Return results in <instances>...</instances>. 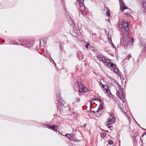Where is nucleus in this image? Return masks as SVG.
<instances>
[{"label":"nucleus","mask_w":146,"mask_h":146,"mask_svg":"<svg viewBox=\"0 0 146 146\" xmlns=\"http://www.w3.org/2000/svg\"><path fill=\"white\" fill-rule=\"evenodd\" d=\"M122 36L120 38V46L123 48H125L130 43H133L134 40L133 38L129 37L128 35L123 33Z\"/></svg>","instance_id":"1"},{"label":"nucleus","mask_w":146,"mask_h":146,"mask_svg":"<svg viewBox=\"0 0 146 146\" xmlns=\"http://www.w3.org/2000/svg\"><path fill=\"white\" fill-rule=\"evenodd\" d=\"M10 44L20 45L23 46L27 48L33 46L35 44V41L33 40H25L22 41L21 43H18L16 42L13 41Z\"/></svg>","instance_id":"2"},{"label":"nucleus","mask_w":146,"mask_h":146,"mask_svg":"<svg viewBox=\"0 0 146 146\" xmlns=\"http://www.w3.org/2000/svg\"><path fill=\"white\" fill-rule=\"evenodd\" d=\"M56 97L57 100V103H56L57 110L58 111L59 110V112L60 113L62 110V109L65 108V106L60 100H62L60 97V93L59 92L58 93H57L56 92Z\"/></svg>","instance_id":"3"},{"label":"nucleus","mask_w":146,"mask_h":146,"mask_svg":"<svg viewBox=\"0 0 146 146\" xmlns=\"http://www.w3.org/2000/svg\"><path fill=\"white\" fill-rule=\"evenodd\" d=\"M129 24L128 22H125L124 21L121 22V25H119V27L121 26L124 32H123V33H125L127 35H129V32L128 31L129 30Z\"/></svg>","instance_id":"4"},{"label":"nucleus","mask_w":146,"mask_h":146,"mask_svg":"<svg viewBox=\"0 0 146 146\" xmlns=\"http://www.w3.org/2000/svg\"><path fill=\"white\" fill-rule=\"evenodd\" d=\"M97 58L102 62L105 64L106 66H109V64L110 59L106 58L102 54H99Z\"/></svg>","instance_id":"5"},{"label":"nucleus","mask_w":146,"mask_h":146,"mask_svg":"<svg viewBox=\"0 0 146 146\" xmlns=\"http://www.w3.org/2000/svg\"><path fill=\"white\" fill-rule=\"evenodd\" d=\"M97 58L102 62L105 64L106 66H109V64L110 59L106 58L102 54H99Z\"/></svg>","instance_id":"6"},{"label":"nucleus","mask_w":146,"mask_h":146,"mask_svg":"<svg viewBox=\"0 0 146 146\" xmlns=\"http://www.w3.org/2000/svg\"><path fill=\"white\" fill-rule=\"evenodd\" d=\"M118 88L121 91V95L120 93H119V91H117V92L116 94L117 96L122 101V102L123 103H124V100L123 99L122 97L124 98V93L123 92V90L122 88H121V86L120 85L118 86Z\"/></svg>","instance_id":"7"},{"label":"nucleus","mask_w":146,"mask_h":146,"mask_svg":"<svg viewBox=\"0 0 146 146\" xmlns=\"http://www.w3.org/2000/svg\"><path fill=\"white\" fill-rule=\"evenodd\" d=\"M43 125L45 126V127L49 129H51L55 132H56L57 131V126L55 125L51 124L50 125L44 124Z\"/></svg>","instance_id":"8"},{"label":"nucleus","mask_w":146,"mask_h":146,"mask_svg":"<svg viewBox=\"0 0 146 146\" xmlns=\"http://www.w3.org/2000/svg\"><path fill=\"white\" fill-rule=\"evenodd\" d=\"M120 9L121 12H123L124 10L128 9V7L125 5V3L123 0H119Z\"/></svg>","instance_id":"9"},{"label":"nucleus","mask_w":146,"mask_h":146,"mask_svg":"<svg viewBox=\"0 0 146 146\" xmlns=\"http://www.w3.org/2000/svg\"><path fill=\"white\" fill-rule=\"evenodd\" d=\"M83 6H80V10L81 13L83 15H87L88 12V9L86 8L84 5H83Z\"/></svg>","instance_id":"10"},{"label":"nucleus","mask_w":146,"mask_h":146,"mask_svg":"<svg viewBox=\"0 0 146 146\" xmlns=\"http://www.w3.org/2000/svg\"><path fill=\"white\" fill-rule=\"evenodd\" d=\"M141 47H142V51L144 52L146 50V41L145 40H141L140 41V44Z\"/></svg>","instance_id":"11"},{"label":"nucleus","mask_w":146,"mask_h":146,"mask_svg":"<svg viewBox=\"0 0 146 146\" xmlns=\"http://www.w3.org/2000/svg\"><path fill=\"white\" fill-rule=\"evenodd\" d=\"M81 87L82 88L81 89L80 88L78 90L79 92L80 93H84L88 92V89L85 86H84V85Z\"/></svg>","instance_id":"12"},{"label":"nucleus","mask_w":146,"mask_h":146,"mask_svg":"<svg viewBox=\"0 0 146 146\" xmlns=\"http://www.w3.org/2000/svg\"><path fill=\"white\" fill-rule=\"evenodd\" d=\"M107 120L108 124H107V126H108V125L113 123L115 122L116 119L115 118H112L109 117L107 119Z\"/></svg>","instance_id":"13"},{"label":"nucleus","mask_w":146,"mask_h":146,"mask_svg":"<svg viewBox=\"0 0 146 146\" xmlns=\"http://www.w3.org/2000/svg\"><path fill=\"white\" fill-rule=\"evenodd\" d=\"M111 70L113 71V72L115 73L117 75H120L121 74L119 69L117 68L116 67L112 68Z\"/></svg>","instance_id":"14"},{"label":"nucleus","mask_w":146,"mask_h":146,"mask_svg":"<svg viewBox=\"0 0 146 146\" xmlns=\"http://www.w3.org/2000/svg\"><path fill=\"white\" fill-rule=\"evenodd\" d=\"M68 21L69 23V24L71 26H75V23H74V20L71 18H69Z\"/></svg>","instance_id":"15"},{"label":"nucleus","mask_w":146,"mask_h":146,"mask_svg":"<svg viewBox=\"0 0 146 146\" xmlns=\"http://www.w3.org/2000/svg\"><path fill=\"white\" fill-rule=\"evenodd\" d=\"M83 85L81 82L78 81H76L75 83V86H77L78 88L80 89L81 87L83 86Z\"/></svg>","instance_id":"16"},{"label":"nucleus","mask_w":146,"mask_h":146,"mask_svg":"<svg viewBox=\"0 0 146 146\" xmlns=\"http://www.w3.org/2000/svg\"><path fill=\"white\" fill-rule=\"evenodd\" d=\"M77 1L80 5V6H83V5H84V0H77Z\"/></svg>","instance_id":"17"},{"label":"nucleus","mask_w":146,"mask_h":146,"mask_svg":"<svg viewBox=\"0 0 146 146\" xmlns=\"http://www.w3.org/2000/svg\"><path fill=\"white\" fill-rule=\"evenodd\" d=\"M77 56L79 59L82 58L83 57L81 54V52L80 51H78L77 53Z\"/></svg>","instance_id":"18"},{"label":"nucleus","mask_w":146,"mask_h":146,"mask_svg":"<svg viewBox=\"0 0 146 146\" xmlns=\"http://www.w3.org/2000/svg\"><path fill=\"white\" fill-rule=\"evenodd\" d=\"M112 68H116L117 65L115 64H114L112 62H110L109 65Z\"/></svg>","instance_id":"19"},{"label":"nucleus","mask_w":146,"mask_h":146,"mask_svg":"<svg viewBox=\"0 0 146 146\" xmlns=\"http://www.w3.org/2000/svg\"><path fill=\"white\" fill-rule=\"evenodd\" d=\"M104 8L107 9V11L106 12L107 16L108 17H109L110 16V11L109 9L106 7H104Z\"/></svg>","instance_id":"20"},{"label":"nucleus","mask_w":146,"mask_h":146,"mask_svg":"<svg viewBox=\"0 0 146 146\" xmlns=\"http://www.w3.org/2000/svg\"><path fill=\"white\" fill-rule=\"evenodd\" d=\"M109 43L111 44V46L115 49H116V47L112 42L111 39H110V40L109 41Z\"/></svg>","instance_id":"21"},{"label":"nucleus","mask_w":146,"mask_h":146,"mask_svg":"<svg viewBox=\"0 0 146 146\" xmlns=\"http://www.w3.org/2000/svg\"><path fill=\"white\" fill-rule=\"evenodd\" d=\"M142 6L144 11L146 13V3H145V4L143 3Z\"/></svg>","instance_id":"22"},{"label":"nucleus","mask_w":146,"mask_h":146,"mask_svg":"<svg viewBox=\"0 0 146 146\" xmlns=\"http://www.w3.org/2000/svg\"><path fill=\"white\" fill-rule=\"evenodd\" d=\"M70 34L74 36H75L77 35V33L75 32V31H72V32L70 31Z\"/></svg>","instance_id":"23"},{"label":"nucleus","mask_w":146,"mask_h":146,"mask_svg":"<svg viewBox=\"0 0 146 146\" xmlns=\"http://www.w3.org/2000/svg\"><path fill=\"white\" fill-rule=\"evenodd\" d=\"M100 136L101 137L104 138L106 136V134L105 133H104L103 132H102L100 133Z\"/></svg>","instance_id":"24"},{"label":"nucleus","mask_w":146,"mask_h":146,"mask_svg":"<svg viewBox=\"0 0 146 146\" xmlns=\"http://www.w3.org/2000/svg\"><path fill=\"white\" fill-rule=\"evenodd\" d=\"M59 47L60 48V51L61 52H62L64 51V49L62 47V45L60 43Z\"/></svg>","instance_id":"25"},{"label":"nucleus","mask_w":146,"mask_h":146,"mask_svg":"<svg viewBox=\"0 0 146 146\" xmlns=\"http://www.w3.org/2000/svg\"><path fill=\"white\" fill-rule=\"evenodd\" d=\"M65 136L66 137L70 140H71V136L69 134H66L65 135Z\"/></svg>","instance_id":"26"},{"label":"nucleus","mask_w":146,"mask_h":146,"mask_svg":"<svg viewBox=\"0 0 146 146\" xmlns=\"http://www.w3.org/2000/svg\"><path fill=\"white\" fill-rule=\"evenodd\" d=\"M108 88L106 89H105L106 91V92L108 93V94H111V93L110 92V90L109 89V88L108 87V88Z\"/></svg>","instance_id":"27"},{"label":"nucleus","mask_w":146,"mask_h":146,"mask_svg":"<svg viewBox=\"0 0 146 146\" xmlns=\"http://www.w3.org/2000/svg\"><path fill=\"white\" fill-rule=\"evenodd\" d=\"M119 109L123 113H125V112H124V110L122 108L121 106H119Z\"/></svg>","instance_id":"28"},{"label":"nucleus","mask_w":146,"mask_h":146,"mask_svg":"<svg viewBox=\"0 0 146 146\" xmlns=\"http://www.w3.org/2000/svg\"><path fill=\"white\" fill-rule=\"evenodd\" d=\"M108 143L109 145H111L113 144V142L112 140L110 139L108 141Z\"/></svg>","instance_id":"29"},{"label":"nucleus","mask_w":146,"mask_h":146,"mask_svg":"<svg viewBox=\"0 0 146 146\" xmlns=\"http://www.w3.org/2000/svg\"><path fill=\"white\" fill-rule=\"evenodd\" d=\"M100 85L101 86L102 85V87L103 88H104L105 87H106L107 88H108V86L107 85H104L101 82H100Z\"/></svg>","instance_id":"30"},{"label":"nucleus","mask_w":146,"mask_h":146,"mask_svg":"<svg viewBox=\"0 0 146 146\" xmlns=\"http://www.w3.org/2000/svg\"><path fill=\"white\" fill-rule=\"evenodd\" d=\"M104 105L103 104H101L98 107V108H99L101 110H102L103 108Z\"/></svg>","instance_id":"31"},{"label":"nucleus","mask_w":146,"mask_h":146,"mask_svg":"<svg viewBox=\"0 0 146 146\" xmlns=\"http://www.w3.org/2000/svg\"><path fill=\"white\" fill-rule=\"evenodd\" d=\"M108 40H110V39H111V35L109 34V33H108Z\"/></svg>","instance_id":"32"},{"label":"nucleus","mask_w":146,"mask_h":146,"mask_svg":"<svg viewBox=\"0 0 146 146\" xmlns=\"http://www.w3.org/2000/svg\"><path fill=\"white\" fill-rule=\"evenodd\" d=\"M124 14L125 15H126V16L128 17H131L133 18L131 15L130 14L126 13H124Z\"/></svg>","instance_id":"33"},{"label":"nucleus","mask_w":146,"mask_h":146,"mask_svg":"<svg viewBox=\"0 0 146 146\" xmlns=\"http://www.w3.org/2000/svg\"><path fill=\"white\" fill-rule=\"evenodd\" d=\"M110 115V117H111V118H115V115H114V114L113 113H111Z\"/></svg>","instance_id":"34"},{"label":"nucleus","mask_w":146,"mask_h":146,"mask_svg":"<svg viewBox=\"0 0 146 146\" xmlns=\"http://www.w3.org/2000/svg\"><path fill=\"white\" fill-rule=\"evenodd\" d=\"M99 99V98L97 97L96 98H92L91 100H92V101H98Z\"/></svg>","instance_id":"35"},{"label":"nucleus","mask_w":146,"mask_h":146,"mask_svg":"<svg viewBox=\"0 0 146 146\" xmlns=\"http://www.w3.org/2000/svg\"><path fill=\"white\" fill-rule=\"evenodd\" d=\"M99 101V102L100 103H101V104H104V101L100 99L99 98L98 99V101Z\"/></svg>","instance_id":"36"},{"label":"nucleus","mask_w":146,"mask_h":146,"mask_svg":"<svg viewBox=\"0 0 146 146\" xmlns=\"http://www.w3.org/2000/svg\"><path fill=\"white\" fill-rule=\"evenodd\" d=\"M92 35L94 37L96 38V36L97 35L96 33H93L92 34Z\"/></svg>","instance_id":"37"},{"label":"nucleus","mask_w":146,"mask_h":146,"mask_svg":"<svg viewBox=\"0 0 146 146\" xmlns=\"http://www.w3.org/2000/svg\"><path fill=\"white\" fill-rule=\"evenodd\" d=\"M89 45V44L88 43H86V45L85 46V48H88V46Z\"/></svg>","instance_id":"38"},{"label":"nucleus","mask_w":146,"mask_h":146,"mask_svg":"<svg viewBox=\"0 0 146 146\" xmlns=\"http://www.w3.org/2000/svg\"><path fill=\"white\" fill-rule=\"evenodd\" d=\"M131 57V56L130 54H129L128 55L127 58L128 60H129V59Z\"/></svg>","instance_id":"39"},{"label":"nucleus","mask_w":146,"mask_h":146,"mask_svg":"<svg viewBox=\"0 0 146 146\" xmlns=\"http://www.w3.org/2000/svg\"><path fill=\"white\" fill-rule=\"evenodd\" d=\"M119 76L120 77V79L121 80H124V79H125L124 77H122V76H121V75H119Z\"/></svg>","instance_id":"40"},{"label":"nucleus","mask_w":146,"mask_h":146,"mask_svg":"<svg viewBox=\"0 0 146 146\" xmlns=\"http://www.w3.org/2000/svg\"><path fill=\"white\" fill-rule=\"evenodd\" d=\"M76 100L78 102H79L80 100V99L79 97H77L76 98Z\"/></svg>","instance_id":"41"},{"label":"nucleus","mask_w":146,"mask_h":146,"mask_svg":"<svg viewBox=\"0 0 146 146\" xmlns=\"http://www.w3.org/2000/svg\"><path fill=\"white\" fill-rule=\"evenodd\" d=\"M146 135V132H144L142 134V137H143L145 135Z\"/></svg>","instance_id":"42"},{"label":"nucleus","mask_w":146,"mask_h":146,"mask_svg":"<svg viewBox=\"0 0 146 146\" xmlns=\"http://www.w3.org/2000/svg\"><path fill=\"white\" fill-rule=\"evenodd\" d=\"M132 12V10H131L130 9L129 10V11L127 12V13H126L130 14Z\"/></svg>","instance_id":"43"},{"label":"nucleus","mask_w":146,"mask_h":146,"mask_svg":"<svg viewBox=\"0 0 146 146\" xmlns=\"http://www.w3.org/2000/svg\"><path fill=\"white\" fill-rule=\"evenodd\" d=\"M93 102V101H92V100H90L89 101V102H90V106H92V102Z\"/></svg>","instance_id":"44"},{"label":"nucleus","mask_w":146,"mask_h":146,"mask_svg":"<svg viewBox=\"0 0 146 146\" xmlns=\"http://www.w3.org/2000/svg\"><path fill=\"white\" fill-rule=\"evenodd\" d=\"M101 110L99 108H98V110L96 111V113L98 112Z\"/></svg>","instance_id":"45"},{"label":"nucleus","mask_w":146,"mask_h":146,"mask_svg":"<svg viewBox=\"0 0 146 146\" xmlns=\"http://www.w3.org/2000/svg\"><path fill=\"white\" fill-rule=\"evenodd\" d=\"M71 136V140H72V139L73 138V137L74 136V135L73 134H69Z\"/></svg>","instance_id":"46"},{"label":"nucleus","mask_w":146,"mask_h":146,"mask_svg":"<svg viewBox=\"0 0 146 146\" xmlns=\"http://www.w3.org/2000/svg\"><path fill=\"white\" fill-rule=\"evenodd\" d=\"M114 82H115V83L118 86L119 85V84L116 81H115Z\"/></svg>","instance_id":"47"},{"label":"nucleus","mask_w":146,"mask_h":146,"mask_svg":"<svg viewBox=\"0 0 146 146\" xmlns=\"http://www.w3.org/2000/svg\"><path fill=\"white\" fill-rule=\"evenodd\" d=\"M50 59H51V60H52V62H53V63H54V60H53V59H52L50 57Z\"/></svg>","instance_id":"48"},{"label":"nucleus","mask_w":146,"mask_h":146,"mask_svg":"<svg viewBox=\"0 0 146 146\" xmlns=\"http://www.w3.org/2000/svg\"><path fill=\"white\" fill-rule=\"evenodd\" d=\"M108 126V127L109 128H111V126L110 125H108V126Z\"/></svg>","instance_id":"49"},{"label":"nucleus","mask_w":146,"mask_h":146,"mask_svg":"<svg viewBox=\"0 0 146 146\" xmlns=\"http://www.w3.org/2000/svg\"><path fill=\"white\" fill-rule=\"evenodd\" d=\"M53 63L55 67H56V63L54 62Z\"/></svg>","instance_id":"50"},{"label":"nucleus","mask_w":146,"mask_h":146,"mask_svg":"<svg viewBox=\"0 0 146 146\" xmlns=\"http://www.w3.org/2000/svg\"><path fill=\"white\" fill-rule=\"evenodd\" d=\"M135 122L137 123V124L139 126V127H140V125H139V124L138 123H137L136 121V122Z\"/></svg>","instance_id":"51"},{"label":"nucleus","mask_w":146,"mask_h":146,"mask_svg":"<svg viewBox=\"0 0 146 146\" xmlns=\"http://www.w3.org/2000/svg\"><path fill=\"white\" fill-rule=\"evenodd\" d=\"M92 112L93 113H96V111H92Z\"/></svg>","instance_id":"52"},{"label":"nucleus","mask_w":146,"mask_h":146,"mask_svg":"<svg viewBox=\"0 0 146 146\" xmlns=\"http://www.w3.org/2000/svg\"><path fill=\"white\" fill-rule=\"evenodd\" d=\"M86 125H87V124H85L84 125V127H85L86 126Z\"/></svg>","instance_id":"53"},{"label":"nucleus","mask_w":146,"mask_h":146,"mask_svg":"<svg viewBox=\"0 0 146 146\" xmlns=\"http://www.w3.org/2000/svg\"><path fill=\"white\" fill-rule=\"evenodd\" d=\"M92 106H90V109H92Z\"/></svg>","instance_id":"54"},{"label":"nucleus","mask_w":146,"mask_h":146,"mask_svg":"<svg viewBox=\"0 0 146 146\" xmlns=\"http://www.w3.org/2000/svg\"><path fill=\"white\" fill-rule=\"evenodd\" d=\"M91 110L92 109H90V110H89V111L92 112V111Z\"/></svg>","instance_id":"55"},{"label":"nucleus","mask_w":146,"mask_h":146,"mask_svg":"<svg viewBox=\"0 0 146 146\" xmlns=\"http://www.w3.org/2000/svg\"><path fill=\"white\" fill-rule=\"evenodd\" d=\"M133 117V119H134V120L135 121V122H136V120H135L134 119V118L133 117Z\"/></svg>","instance_id":"56"},{"label":"nucleus","mask_w":146,"mask_h":146,"mask_svg":"<svg viewBox=\"0 0 146 146\" xmlns=\"http://www.w3.org/2000/svg\"><path fill=\"white\" fill-rule=\"evenodd\" d=\"M106 35H107L108 36V33H106Z\"/></svg>","instance_id":"57"},{"label":"nucleus","mask_w":146,"mask_h":146,"mask_svg":"<svg viewBox=\"0 0 146 146\" xmlns=\"http://www.w3.org/2000/svg\"><path fill=\"white\" fill-rule=\"evenodd\" d=\"M133 137L134 138H135V136H133Z\"/></svg>","instance_id":"58"},{"label":"nucleus","mask_w":146,"mask_h":146,"mask_svg":"<svg viewBox=\"0 0 146 146\" xmlns=\"http://www.w3.org/2000/svg\"><path fill=\"white\" fill-rule=\"evenodd\" d=\"M105 31H106V33L107 32V31H106V29H105Z\"/></svg>","instance_id":"59"},{"label":"nucleus","mask_w":146,"mask_h":146,"mask_svg":"<svg viewBox=\"0 0 146 146\" xmlns=\"http://www.w3.org/2000/svg\"><path fill=\"white\" fill-rule=\"evenodd\" d=\"M125 84H126V81H125Z\"/></svg>","instance_id":"60"},{"label":"nucleus","mask_w":146,"mask_h":146,"mask_svg":"<svg viewBox=\"0 0 146 146\" xmlns=\"http://www.w3.org/2000/svg\"><path fill=\"white\" fill-rule=\"evenodd\" d=\"M144 130H145L146 131V129H144Z\"/></svg>","instance_id":"61"},{"label":"nucleus","mask_w":146,"mask_h":146,"mask_svg":"<svg viewBox=\"0 0 146 146\" xmlns=\"http://www.w3.org/2000/svg\"><path fill=\"white\" fill-rule=\"evenodd\" d=\"M133 60H134V58H133Z\"/></svg>","instance_id":"62"},{"label":"nucleus","mask_w":146,"mask_h":146,"mask_svg":"<svg viewBox=\"0 0 146 146\" xmlns=\"http://www.w3.org/2000/svg\"><path fill=\"white\" fill-rule=\"evenodd\" d=\"M65 11L66 12V10H65Z\"/></svg>","instance_id":"63"},{"label":"nucleus","mask_w":146,"mask_h":146,"mask_svg":"<svg viewBox=\"0 0 146 146\" xmlns=\"http://www.w3.org/2000/svg\"><path fill=\"white\" fill-rule=\"evenodd\" d=\"M110 68V69H111ZM111 69H112V68H111Z\"/></svg>","instance_id":"64"}]
</instances>
